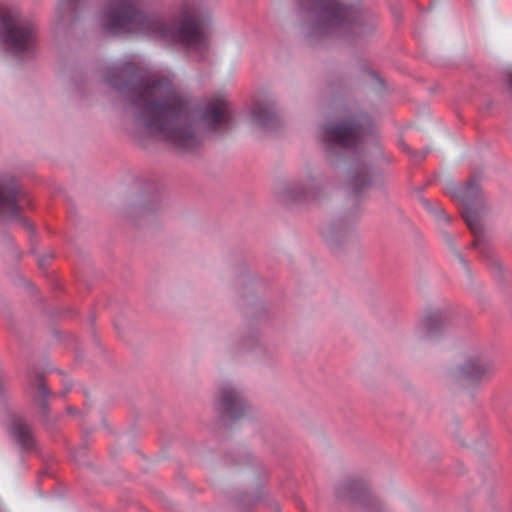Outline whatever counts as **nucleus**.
<instances>
[{
    "instance_id": "obj_1",
    "label": "nucleus",
    "mask_w": 512,
    "mask_h": 512,
    "mask_svg": "<svg viewBox=\"0 0 512 512\" xmlns=\"http://www.w3.org/2000/svg\"><path fill=\"white\" fill-rule=\"evenodd\" d=\"M107 83L129 101L135 132L181 149L199 144L204 132L229 125L231 115L224 99H214L205 107H195L171 80L127 62L107 69Z\"/></svg>"
},
{
    "instance_id": "obj_2",
    "label": "nucleus",
    "mask_w": 512,
    "mask_h": 512,
    "mask_svg": "<svg viewBox=\"0 0 512 512\" xmlns=\"http://www.w3.org/2000/svg\"><path fill=\"white\" fill-rule=\"evenodd\" d=\"M200 17L197 0H183L178 15L172 18L143 14L135 0H110L98 14L97 22L109 36L137 35L164 44H181L201 54L208 49L209 41L200 29Z\"/></svg>"
},
{
    "instance_id": "obj_3",
    "label": "nucleus",
    "mask_w": 512,
    "mask_h": 512,
    "mask_svg": "<svg viewBox=\"0 0 512 512\" xmlns=\"http://www.w3.org/2000/svg\"><path fill=\"white\" fill-rule=\"evenodd\" d=\"M311 35L342 34L356 23L359 13L355 7L338 0H298Z\"/></svg>"
},
{
    "instance_id": "obj_4",
    "label": "nucleus",
    "mask_w": 512,
    "mask_h": 512,
    "mask_svg": "<svg viewBox=\"0 0 512 512\" xmlns=\"http://www.w3.org/2000/svg\"><path fill=\"white\" fill-rule=\"evenodd\" d=\"M0 43L18 57L30 56L37 44V26L15 7L0 10Z\"/></svg>"
},
{
    "instance_id": "obj_5",
    "label": "nucleus",
    "mask_w": 512,
    "mask_h": 512,
    "mask_svg": "<svg viewBox=\"0 0 512 512\" xmlns=\"http://www.w3.org/2000/svg\"><path fill=\"white\" fill-rule=\"evenodd\" d=\"M368 122L365 116H357L335 124L328 123L322 127V140L329 146L354 148L362 142Z\"/></svg>"
},
{
    "instance_id": "obj_6",
    "label": "nucleus",
    "mask_w": 512,
    "mask_h": 512,
    "mask_svg": "<svg viewBox=\"0 0 512 512\" xmlns=\"http://www.w3.org/2000/svg\"><path fill=\"white\" fill-rule=\"evenodd\" d=\"M496 371L495 363L482 353H473L453 367L450 378L467 387H477L488 381Z\"/></svg>"
},
{
    "instance_id": "obj_7",
    "label": "nucleus",
    "mask_w": 512,
    "mask_h": 512,
    "mask_svg": "<svg viewBox=\"0 0 512 512\" xmlns=\"http://www.w3.org/2000/svg\"><path fill=\"white\" fill-rule=\"evenodd\" d=\"M335 494L340 501L361 511L373 512L379 504L368 482L359 477L341 481L335 489Z\"/></svg>"
},
{
    "instance_id": "obj_8",
    "label": "nucleus",
    "mask_w": 512,
    "mask_h": 512,
    "mask_svg": "<svg viewBox=\"0 0 512 512\" xmlns=\"http://www.w3.org/2000/svg\"><path fill=\"white\" fill-rule=\"evenodd\" d=\"M321 186L320 176L309 172L294 181L280 185L277 197L285 204L312 201L318 198Z\"/></svg>"
},
{
    "instance_id": "obj_9",
    "label": "nucleus",
    "mask_w": 512,
    "mask_h": 512,
    "mask_svg": "<svg viewBox=\"0 0 512 512\" xmlns=\"http://www.w3.org/2000/svg\"><path fill=\"white\" fill-rule=\"evenodd\" d=\"M213 405L220 414L230 418H239L247 408L243 391L232 382L223 383L218 387Z\"/></svg>"
},
{
    "instance_id": "obj_10",
    "label": "nucleus",
    "mask_w": 512,
    "mask_h": 512,
    "mask_svg": "<svg viewBox=\"0 0 512 512\" xmlns=\"http://www.w3.org/2000/svg\"><path fill=\"white\" fill-rule=\"evenodd\" d=\"M21 191L14 177H0V217L16 218L20 213L17 204Z\"/></svg>"
},
{
    "instance_id": "obj_11",
    "label": "nucleus",
    "mask_w": 512,
    "mask_h": 512,
    "mask_svg": "<svg viewBox=\"0 0 512 512\" xmlns=\"http://www.w3.org/2000/svg\"><path fill=\"white\" fill-rule=\"evenodd\" d=\"M479 193L480 186L477 177H472L465 185H460L453 191V196L465 206L463 216L471 230H475L477 227V217L469 210V206L477 199Z\"/></svg>"
},
{
    "instance_id": "obj_12",
    "label": "nucleus",
    "mask_w": 512,
    "mask_h": 512,
    "mask_svg": "<svg viewBox=\"0 0 512 512\" xmlns=\"http://www.w3.org/2000/svg\"><path fill=\"white\" fill-rule=\"evenodd\" d=\"M253 125L264 129L274 130L279 125V117L272 104L258 103L251 112Z\"/></svg>"
},
{
    "instance_id": "obj_13",
    "label": "nucleus",
    "mask_w": 512,
    "mask_h": 512,
    "mask_svg": "<svg viewBox=\"0 0 512 512\" xmlns=\"http://www.w3.org/2000/svg\"><path fill=\"white\" fill-rule=\"evenodd\" d=\"M11 436L23 447H30L33 443L32 432L29 425L20 417L12 419L10 425Z\"/></svg>"
},
{
    "instance_id": "obj_14",
    "label": "nucleus",
    "mask_w": 512,
    "mask_h": 512,
    "mask_svg": "<svg viewBox=\"0 0 512 512\" xmlns=\"http://www.w3.org/2000/svg\"><path fill=\"white\" fill-rule=\"evenodd\" d=\"M443 325L441 313L432 312L428 314L418 325L417 334L421 338L433 336Z\"/></svg>"
},
{
    "instance_id": "obj_15",
    "label": "nucleus",
    "mask_w": 512,
    "mask_h": 512,
    "mask_svg": "<svg viewBox=\"0 0 512 512\" xmlns=\"http://www.w3.org/2000/svg\"><path fill=\"white\" fill-rule=\"evenodd\" d=\"M369 168L366 163H357L349 171V183L357 192L369 183Z\"/></svg>"
},
{
    "instance_id": "obj_16",
    "label": "nucleus",
    "mask_w": 512,
    "mask_h": 512,
    "mask_svg": "<svg viewBox=\"0 0 512 512\" xmlns=\"http://www.w3.org/2000/svg\"><path fill=\"white\" fill-rule=\"evenodd\" d=\"M47 394H48V390H47V388L45 387V385H44V384L40 383V384L38 385V396H39L40 398H44V397H46V395H47Z\"/></svg>"
},
{
    "instance_id": "obj_17",
    "label": "nucleus",
    "mask_w": 512,
    "mask_h": 512,
    "mask_svg": "<svg viewBox=\"0 0 512 512\" xmlns=\"http://www.w3.org/2000/svg\"><path fill=\"white\" fill-rule=\"evenodd\" d=\"M439 219L444 221V222H448L449 221V216L444 213V212H439Z\"/></svg>"
},
{
    "instance_id": "obj_18",
    "label": "nucleus",
    "mask_w": 512,
    "mask_h": 512,
    "mask_svg": "<svg viewBox=\"0 0 512 512\" xmlns=\"http://www.w3.org/2000/svg\"><path fill=\"white\" fill-rule=\"evenodd\" d=\"M509 90H510V92L512 93V81H511V82H510V84H509Z\"/></svg>"
},
{
    "instance_id": "obj_19",
    "label": "nucleus",
    "mask_w": 512,
    "mask_h": 512,
    "mask_svg": "<svg viewBox=\"0 0 512 512\" xmlns=\"http://www.w3.org/2000/svg\"><path fill=\"white\" fill-rule=\"evenodd\" d=\"M3 389V385L2 383L0 382V391Z\"/></svg>"
}]
</instances>
